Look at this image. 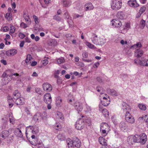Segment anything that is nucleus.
Wrapping results in <instances>:
<instances>
[{
  "instance_id": "obj_33",
  "label": "nucleus",
  "mask_w": 148,
  "mask_h": 148,
  "mask_svg": "<svg viewBox=\"0 0 148 148\" xmlns=\"http://www.w3.org/2000/svg\"><path fill=\"white\" fill-rule=\"evenodd\" d=\"M117 17L120 19H123L124 18V14L122 12H118L117 14Z\"/></svg>"
},
{
  "instance_id": "obj_38",
  "label": "nucleus",
  "mask_w": 148,
  "mask_h": 148,
  "mask_svg": "<svg viewBox=\"0 0 148 148\" xmlns=\"http://www.w3.org/2000/svg\"><path fill=\"white\" fill-rule=\"evenodd\" d=\"M57 137L58 139L61 140H64L65 139L64 136L62 134H59L57 135Z\"/></svg>"
},
{
  "instance_id": "obj_25",
  "label": "nucleus",
  "mask_w": 148,
  "mask_h": 148,
  "mask_svg": "<svg viewBox=\"0 0 148 148\" xmlns=\"http://www.w3.org/2000/svg\"><path fill=\"white\" fill-rule=\"evenodd\" d=\"M14 133L17 137L21 138L23 136L21 131L18 128L15 131Z\"/></svg>"
},
{
  "instance_id": "obj_61",
  "label": "nucleus",
  "mask_w": 148,
  "mask_h": 148,
  "mask_svg": "<svg viewBox=\"0 0 148 148\" xmlns=\"http://www.w3.org/2000/svg\"><path fill=\"white\" fill-rule=\"evenodd\" d=\"M19 36L21 38L23 39L25 37V35L24 34L20 33L19 34Z\"/></svg>"
},
{
  "instance_id": "obj_35",
  "label": "nucleus",
  "mask_w": 148,
  "mask_h": 148,
  "mask_svg": "<svg viewBox=\"0 0 148 148\" xmlns=\"http://www.w3.org/2000/svg\"><path fill=\"white\" fill-rule=\"evenodd\" d=\"M12 14L11 13H7L6 14L5 16V17L8 21H11L12 20Z\"/></svg>"
},
{
  "instance_id": "obj_2",
  "label": "nucleus",
  "mask_w": 148,
  "mask_h": 148,
  "mask_svg": "<svg viewBox=\"0 0 148 148\" xmlns=\"http://www.w3.org/2000/svg\"><path fill=\"white\" fill-rule=\"evenodd\" d=\"M36 128L33 126H29L27 127L26 128V135L27 136V135L29 134H37L39 132L38 127Z\"/></svg>"
},
{
  "instance_id": "obj_29",
  "label": "nucleus",
  "mask_w": 148,
  "mask_h": 148,
  "mask_svg": "<svg viewBox=\"0 0 148 148\" xmlns=\"http://www.w3.org/2000/svg\"><path fill=\"white\" fill-rule=\"evenodd\" d=\"M100 131H101L102 129H106L107 128L109 127V125L107 123L103 122L100 125Z\"/></svg>"
},
{
  "instance_id": "obj_10",
  "label": "nucleus",
  "mask_w": 148,
  "mask_h": 148,
  "mask_svg": "<svg viewBox=\"0 0 148 148\" xmlns=\"http://www.w3.org/2000/svg\"><path fill=\"white\" fill-rule=\"evenodd\" d=\"M17 53V51L14 49H12L7 51L5 52L6 55L8 56H13Z\"/></svg>"
},
{
  "instance_id": "obj_53",
  "label": "nucleus",
  "mask_w": 148,
  "mask_h": 148,
  "mask_svg": "<svg viewBox=\"0 0 148 148\" xmlns=\"http://www.w3.org/2000/svg\"><path fill=\"white\" fill-rule=\"evenodd\" d=\"M112 119L114 125H116L117 124V122L116 119L114 117H112Z\"/></svg>"
},
{
  "instance_id": "obj_22",
  "label": "nucleus",
  "mask_w": 148,
  "mask_h": 148,
  "mask_svg": "<svg viewBox=\"0 0 148 148\" xmlns=\"http://www.w3.org/2000/svg\"><path fill=\"white\" fill-rule=\"evenodd\" d=\"M62 5L64 7H68L70 6L71 3L70 0H62Z\"/></svg>"
},
{
  "instance_id": "obj_45",
  "label": "nucleus",
  "mask_w": 148,
  "mask_h": 148,
  "mask_svg": "<svg viewBox=\"0 0 148 148\" xmlns=\"http://www.w3.org/2000/svg\"><path fill=\"white\" fill-rule=\"evenodd\" d=\"M64 61V58H61L58 59L57 62L58 64H61V63L63 62Z\"/></svg>"
},
{
  "instance_id": "obj_30",
  "label": "nucleus",
  "mask_w": 148,
  "mask_h": 148,
  "mask_svg": "<svg viewBox=\"0 0 148 148\" xmlns=\"http://www.w3.org/2000/svg\"><path fill=\"white\" fill-rule=\"evenodd\" d=\"M32 59V58L30 54H28L26 56V59L25 60V62L27 64L31 63L30 61L31 59Z\"/></svg>"
},
{
  "instance_id": "obj_64",
  "label": "nucleus",
  "mask_w": 148,
  "mask_h": 148,
  "mask_svg": "<svg viewBox=\"0 0 148 148\" xmlns=\"http://www.w3.org/2000/svg\"><path fill=\"white\" fill-rule=\"evenodd\" d=\"M48 63V61L47 60H45L43 61L42 64L44 66L47 65Z\"/></svg>"
},
{
  "instance_id": "obj_12",
  "label": "nucleus",
  "mask_w": 148,
  "mask_h": 148,
  "mask_svg": "<svg viewBox=\"0 0 148 148\" xmlns=\"http://www.w3.org/2000/svg\"><path fill=\"white\" fill-rule=\"evenodd\" d=\"M140 142L141 144H145L147 141V136L145 133H143L140 135Z\"/></svg>"
},
{
  "instance_id": "obj_40",
  "label": "nucleus",
  "mask_w": 148,
  "mask_h": 148,
  "mask_svg": "<svg viewBox=\"0 0 148 148\" xmlns=\"http://www.w3.org/2000/svg\"><path fill=\"white\" fill-rule=\"evenodd\" d=\"M35 90L36 92L39 95H42L43 94V91L40 88H36Z\"/></svg>"
},
{
  "instance_id": "obj_15",
  "label": "nucleus",
  "mask_w": 148,
  "mask_h": 148,
  "mask_svg": "<svg viewBox=\"0 0 148 148\" xmlns=\"http://www.w3.org/2000/svg\"><path fill=\"white\" fill-rule=\"evenodd\" d=\"M74 106L75 109L77 110L78 113H79V112H81L83 109L82 104L80 103H76L74 104Z\"/></svg>"
},
{
  "instance_id": "obj_54",
  "label": "nucleus",
  "mask_w": 148,
  "mask_h": 148,
  "mask_svg": "<svg viewBox=\"0 0 148 148\" xmlns=\"http://www.w3.org/2000/svg\"><path fill=\"white\" fill-rule=\"evenodd\" d=\"M20 26L22 27L24 29L28 27V26H27V25L23 22H22L21 23Z\"/></svg>"
},
{
  "instance_id": "obj_23",
  "label": "nucleus",
  "mask_w": 148,
  "mask_h": 148,
  "mask_svg": "<svg viewBox=\"0 0 148 148\" xmlns=\"http://www.w3.org/2000/svg\"><path fill=\"white\" fill-rule=\"evenodd\" d=\"M143 51L140 49H137L135 53V56L137 58L141 57L143 54Z\"/></svg>"
},
{
  "instance_id": "obj_57",
  "label": "nucleus",
  "mask_w": 148,
  "mask_h": 148,
  "mask_svg": "<svg viewBox=\"0 0 148 148\" xmlns=\"http://www.w3.org/2000/svg\"><path fill=\"white\" fill-rule=\"evenodd\" d=\"M144 120L147 123V126L148 127V115H145Z\"/></svg>"
},
{
  "instance_id": "obj_16",
  "label": "nucleus",
  "mask_w": 148,
  "mask_h": 148,
  "mask_svg": "<svg viewBox=\"0 0 148 148\" xmlns=\"http://www.w3.org/2000/svg\"><path fill=\"white\" fill-rule=\"evenodd\" d=\"M33 119L35 121H37L39 120L42 119H43V117L42 116L41 113L38 112L34 116Z\"/></svg>"
},
{
  "instance_id": "obj_21",
  "label": "nucleus",
  "mask_w": 148,
  "mask_h": 148,
  "mask_svg": "<svg viewBox=\"0 0 148 148\" xmlns=\"http://www.w3.org/2000/svg\"><path fill=\"white\" fill-rule=\"evenodd\" d=\"M20 93L18 90L14 91L13 94V98L14 99H16L20 97Z\"/></svg>"
},
{
  "instance_id": "obj_32",
  "label": "nucleus",
  "mask_w": 148,
  "mask_h": 148,
  "mask_svg": "<svg viewBox=\"0 0 148 148\" xmlns=\"http://www.w3.org/2000/svg\"><path fill=\"white\" fill-rule=\"evenodd\" d=\"M62 102L61 98L60 97H58L56 98V104L58 106H59Z\"/></svg>"
},
{
  "instance_id": "obj_17",
  "label": "nucleus",
  "mask_w": 148,
  "mask_h": 148,
  "mask_svg": "<svg viewBox=\"0 0 148 148\" xmlns=\"http://www.w3.org/2000/svg\"><path fill=\"white\" fill-rule=\"evenodd\" d=\"M85 10L86 11L92 10L94 8L92 3H86L84 6Z\"/></svg>"
},
{
  "instance_id": "obj_42",
  "label": "nucleus",
  "mask_w": 148,
  "mask_h": 148,
  "mask_svg": "<svg viewBox=\"0 0 148 148\" xmlns=\"http://www.w3.org/2000/svg\"><path fill=\"white\" fill-rule=\"evenodd\" d=\"M93 36H94L93 39L92 40L93 42L95 44L97 43V36L95 34H93Z\"/></svg>"
},
{
  "instance_id": "obj_11",
  "label": "nucleus",
  "mask_w": 148,
  "mask_h": 148,
  "mask_svg": "<svg viewBox=\"0 0 148 148\" xmlns=\"http://www.w3.org/2000/svg\"><path fill=\"white\" fill-rule=\"evenodd\" d=\"M112 22V25L117 28L120 27L122 25L121 22L118 19H113Z\"/></svg>"
},
{
  "instance_id": "obj_55",
  "label": "nucleus",
  "mask_w": 148,
  "mask_h": 148,
  "mask_svg": "<svg viewBox=\"0 0 148 148\" xmlns=\"http://www.w3.org/2000/svg\"><path fill=\"white\" fill-rule=\"evenodd\" d=\"M10 32L12 34L14 33L15 30V27L13 26H12L10 27Z\"/></svg>"
},
{
  "instance_id": "obj_13",
  "label": "nucleus",
  "mask_w": 148,
  "mask_h": 148,
  "mask_svg": "<svg viewBox=\"0 0 148 148\" xmlns=\"http://www.w3.org/2000/svg\"><path fill=\"white\" fill-rule=\"evenodd\" d=\"M64 16L65 18L67 19V22L69 23V26L71 27L73 25V21L71 19V17L69 15L68 12H66L64 14Z\"/></svg>"
},
{
  "instance_id": "obj_7",
  "label": "nucleus",
  "mask_w": 148,
  "mask_h": 148,
  "mask_svg": "<svg viewBox=\"0 0 148 148\" xmlns=\"http://www.w3.org/2000/svg\"><path fill=\"white\" fill-rule=\"evenodd\" d=\"M123 110V112L125 114H127L128 112H130L131 111V109L129 106L125 102H123L122 104Z\"/></svg>"
},
{
  "instance_id": "obj_26",
  "label": "nucleus",
  "mask_w": 148,
  "mask_h": 148,
  "mask_svg": "<svg viewBox=\"0 0 148 148\" xmlns=\"http://www.w3.org/2000/svg\"><path fill=\"white\" fill-rule=\"evenodd\" d=\"M66 142L69 148H74V145L73 144L72 141L70 138H68L66 140Z\"/></svg>"
},
{
  "instance_id": "obj_28",
  "label": "nucleus",
  "mask_w": 148,
  "mask_h": 148,
  "mask_svg": "<svg viewBox=\"0 0 148 148\" xmlns=\"http://www.w3.org/2000/svg\"><path fill=\"white\" fill-rule=\"evenodd\" d=\"M99 141L100 143L102 145H107V143L105 141L104 138L102 137H100L99 138Z\"/></svg>"
},
{
  "instance_id": "obj_5",
  "label": "nucleus",
  "mask_w": 148,
  "mask_h": 148,
  "mask_svg": "<svg viewBox=\"0 0 148 148\" xmlns=\"http://www.w3.org/2000/svg\"><path fill=\"white\" fill-rule=\"evenodd\" d=\"M42 87L43 90L47 92H50L52 90V86L47 82L43 83L42 85Z\"/></svg>"
},
{
  "instance_id": "obj_4",
  "label": "nucleus",
  "mask_w": 148,
  "mask_h": 148,
  "mask_svg": "<svg viewBox=\"0 0 148 148\" xmlns=\"http://www.w3.org/2000/svg\"><path fill=\"white\" fill-rule=\"evenodd\" d=\"M76 128L78 130H80L83 128L84 127V122L82 119L78 120L75 124Z\"/></svg>"
},
{
  "instance_id": "obj_19",
  "label": "nucleus",
  "mask_w": 148,
  "mask_h": 148,
  "mask_svg": "<svg viewBox=\"0 0 148 148\" xmlns=\"http://www.w3.org/2000/svg\"><path fill=\"white\" fill-rule=\"evenodd\" d=\"M9 135V131L4 130L0 134V136L3 139H5Z\"/></svg>"
},
{
  "instance_id": "obj_8",
  "label": "nucleus",
  "mask_w": 148,
  "mask_h": 148,
  "mask_svg": "<svg viewBox=\"0 0 148 148\" xmlns=\"http://www.w3.org/2000/svg\"><path fill=\"white\" fill-rule=\"evenodd\" d=\"M72 141L74 147L77 148H79L80 147L81 144V141L77 137L73 138Z\"/></svg>"
},
{
  "instance_id": "obj_51",
  "label": "nucleus",
  "mask_w": 148,
  "mask_h": 148,
  "mask_svg": "<svg viewBox=\"0 0 148 148\" xmlns=\"http://www.w3.org/2000/svg\"><path fill=\"white\" fill-rule=\"evenodd\" d=\"M56 78H57V82L58 84H61L62 82V79L61 77H56Z\"/></svg>"
},
{
  "instance_id": "obj_37",
  "label": "nucleus",
  "mask_w": 148,
  "mask_h": 148,
  "mask_svg": "<svg viewBox=\"0 0 148 148\" xmlns=\"http://www.w3.org/2000/svg\"><path fill=\"white\" fill-rule=\"evenodd\" d=\"M54 128L56 130H61V126L59 123H56L54 126Z\"/></svg>"
},
{
  "instance_id": "obj_27",
  "label": "nucleus",
  "mask_w": 148,
  "mask_h": 148,
  "mask_svg": "<svg viewBox=\"0 0 148 148\" xmlns=\"http://www.w3.org/2000/svg\"><path fill=\"white\" fill-rule=\"evenodd\" d=\"M140 65L142 66H148V60H140L139 61Z\"/></svg>"
},
{
  "instance_id": "obj_31",
  "label": "nucleus",
  "mask_w": 148,
  "mask_h": 148,
  "mask_svg": "<svg viewBox=\"0 0 148 148\" xmlns=\"http://www.w3.org/2000/svg\"><path fill=\"white\" fill-rule=\"evenodd\" d=\"M133 138V140L134 143H139L140 142V136L135 135H132Z\"/></svg>"
},
{
  "instance_id": "obj_58",
  "label": "nucleus",
  "mask_w": 148,
  "mask_h": 148,
  "mask_svg": "<svg viewBox=\"0 0 148 148\" xmlns=\"http://www.w3.org/2000/svg\"><path fill=\"white\" fill-rule=\"evenodd\" d=\"M82 58H84V59H85L87 58L88 56V54L86 52H84L82 53Z\"/></svg>"
},
{
  "instance_id": "obj_44",
  "label": "nucleus",
  "mask_w": 148,
  "mask_h": 148,
  "mask_svg": "<svg viewBox=\"0 0 148 148\" xmlns=\"http://www.w3.org/2000/svg\"><path fill=\"white\" fill-rule=\"evenodd\" d=\"M60 73V71L59 70H56L55 71L54 74V77L55 78L56 77H59L58 75Z\"/></svg>"
},
{
  "instance_id": "obj_24",
  "label": "nucleus",
  "mask_w": 148,
  "mask_h": 148,
  "mask_svg": "<svg viewBox=\"0 0 148 148\" xmlns=\"http://www.w3.org/2000/svg\"><path fill=\"white\" fill-rule=\"evenodd\" d=\"M107 93L109 94H112V95L115 96H117V93L116 91L113 89L108 88L106 90Z\"/></svg>"
},
{
  "instance_id": "obj_60",
  "label": "nucleus",
  "mask_w": 148,
  "mask_h": 148,
  "mask_svg": "<svg viewBox=\"0 0 148 148\" xmlns=\"http://www.w3.org/2000/svg\"><path fill=\"white\" fill-rule=\"evenodd\" d=\"M13 75H15L16 76H18L19 75V74H18V73H12L11 74H8V76L9 77H12Z\"/></svg>"
},
{
  "instance_id": "obj_59",
  "label": "nucleus",
  "mask_w": 148,
  "mask_h": 148,
  "mask_svg": "<svg viewBox=\"0 0 148 148\" xmlns=\"http://www.w3.org/2000/svg\"><path fill=\"white\" fill-rule=\"evenodd\" d=\"M13 71V70L12 69H8L5 71V72H6L7 74H11L12 73V72Z\"/></svg>"
},
{
  "instance_id": "obj_46",
  "label": "nucleus",
  "mask_w": 148,
  "mask_h": 148,
  "mask_svg": "<svg viewBox=\"0 0 148 148\" xmlns=\"http://www.w3.org/2000/svg\"><path fill=\"white\" fill-rule=\"evenodd\" d=\"M146 10V7L145 6H143L140 8L139 12L142 14Z\"/></svg>"
},
{
  "instance_id": "obj_6",
  "label": "nucleus",
  "mask_w": 148,
  "mask_h": 148,
  "mask_svg": "<svg viewBox=\"0 0 148 148\" xmlns=\"http://www.w3.org/2000/svg\"><path fill=\"white\" fill-rule=\"evenodd\" d=\"M44 101L46 103H51L52 101L51 95L49 93H47L44 96Z\"/></svg>"
},
{
  "instance_id": "obj_49",
  "label": "nucleus",
  "mask_w": 148,
  "mask_h": 148,
  "mask_svg": "<svg viewBox=\"0 0 148 148\" xmlns=\"http://www.w3.org/2000/svg\"><path fill=\"white\" fill-rule=\"evenodd\" d=\"M133 138L132 136L129 137V139L128 140V141L129 142V143L133 144V143H134L133 141Z\"/></svg>"
},
{
  "instance_id": "obj_43",
  "label": "nucleus",
  "mask_w": 148,
  "mask_h": 148,
  "mask_svg": "<svg viewBox=\"0 0 148 148\" xmlns=\"http://www.w3.org/2000/svg\"><path fill=\"white\" fill-rule=\"evenodd\" d=\"M33 18L34 19V21L36 24H38L39 23V21L37 16L35 15H34L33 16Z\"/></svg>"
},
{
  "instance_id": "obj_14",
  "label": "nucleus",
  "mask_w": 148,
  "mask_h": 148,
  "mask_svg": "<svg viewBox=\"0 0 148 148\" xmlns=\"http://www.w3.org/2000/svg\"><path fill=\"white\" fill-rule=\"evenodd\" d=\"M127 3L130 6L134 7H137L139 4L137 3L136 0H130L128 1Z\"/></svg>"
},
{
  "instance_id": "obj_36",
  "label": "nucleus",
  "mask_w": 148,
  "mask_h": 148,
  "mask_svg": "<svg viewBox=\"0 0 148 148\" xmlns=\"http://www.w3.org/2000/svg\"><path fill=\"white\" fill-rule=\"evenodd\" d=\"M49 45L50 46H56L57 44V42L56 40L55 39H53L51 41H50L48 43Z\"/></svg>"
},
{
  "instance_id": "obj_41",
  "label": "nucleus",
  "mask_w": 148,
  "mask_h": 148,
  "mask_svg": "<svg viewBox=\"0 0 148 148\" xmlns=\"http://www.w3.org/2000/svg\"><path fill=\"white\" fill-rule=\"evenodd\" d=\"M23 16L26 22L30 21V18L28 14L25 13L23 14Z\"/></svg>"
},
{
  "instance_id": "obj_20",
  "label": "nucleus",
  "mask_w": 148,
  "mask_h": 148,
  "mask_svg": "<svg viewBox=\"0 0 148 148\" xmlns=\"http://www.w3.org/2000/svg\"><path fill=\"white\" fill-rule=\"evenodd\" d=\"M119 127L121 130L123 131L126 130L127 127L126 123L124 121H121L119 124Z\"/></svg>"
},
{
  "instance_id": "obj_52",
  "label": "nucleus",
  "mask_w": 148,
  "mask_h": 148,
  "mask_svg": "<svg viewBox=\"0 0 148 148\" xmlns=\"http://www.w3.org/2000/svg\"><path fill=\"white\" fill-rule=\"evenodd\" d=\"M96 80L99 83H101L103 82V80L100 77H97L96 78Z\"/></svg>"
},
{
  "instance_id": "obj_50",
  "label": "nucleus",
  "mask_w": 148,
  "mask_h": 148,
  "mask_svg": "<svg viewBox=\"0 0 148 148\" xmlns=\"http://www.w3.org/2000/svg\"><path fill=\"white\" fill-rule=\"evenodd\" d=\"M87 45L90 48L95 49V46L90 43L87 42Z\"/></svg>"
},
{
  "instance_id": "obj_48",
  "label": "nucleus",
  "mask_w": 148,
  "mask_h": 148,
  "mask_svg": "<svg viewBox=\"0 0 148 148\" xmlns=\"http://www.w3.org/2000/svg\"><path fill=\"white\" fill-rule=\"evenodd\" d=\"M53 19L57 21H60L61 20V18L58 15H55L54 16Z\"/></svg>"
},
{
  "instance_id": "obj_39",
  "label": "nucleus",
  "mask_w": 148,
  "mask_h": 148,
  "mask_svg": "<svg viewBox=\"0 0 148 148\" xmlns=\"http://www.w3.org/2000/svg\"><path fill=\"white\" fill-rule=\"evenodd\" d=\"M138 107L140 109L143 110H145L146 109V106L142 104H139Z\"/></svg>"
},
{
  "instance_id": "obj_9",
  "label": "nucleus",
  "mask_w": 148,
  "mask_h": 148,
  "mask_svg": "<svg viewBox=\"0 0 148 148\" xmlns=\"http://www.w3.org/2000/svg\"><path fill=\"white\" fill-rule=\"evenodd\" d=\"M106 97H103V100H101L103 106H107L110 103V99L109 96L106 95Z\"/></svg>"
},
{
  "instance_id": "obj_18",
  "label": "nucleus",
  "mask_w": 148,
  "mask_h": 148,
  "mask_svg": "<svg viewBox=\"0 0 148 148\" xmlns=\"http://www.w3.org/2000/svg\"><path fill=\"white\" fill-rule=\"evenodd\" d=\"M15 103L17 105H23L24 104V99L22 97L16 99Z\"/></svg>"
},
{
  "instance_id": "obj_56",
  "label": "nucleus",
  "mask_w": 148,
  "mask_h": 148,
  "mask_svg": "<svg viewBox=\"0 0 148 148\" xmlns=\"http://www.w3.org/2000/svg\"><path fill=\"white\" fill-rule=\"evenodd\" d=\"M6 38H5L4 40H5V44L6 45H7V39H10V35L8 34H6L5 36Z\"/></svg>"
},
{
  "instance_id": "obj_1",
  "label": "nucleus",
  "mask_w": 148,
  "mask_h": 148,
  "mask_svg": "<svg viewBox=\"0 0 148 148\" xmlns=\"http://www.w3.org/2000/svg\"><path fill=\"white\" fill-rule=\"evenodd\" d=\"M122 3L121 0H111L110 3L111 8L114 10H118L121 8Z\"/></svg>"
},
{
  "instance_id": "obj_34",
  "label": "nucleus",
  "mask_w": 148,
  "mask_h": 148,
  "mask_svg": "<svg viewBox=\"0 0 148 148\" xmlns=\"http://www.w3.org/2000/svg\"><path fill=\"white\" fill-rule=\"evenodd\" d=\"M102 113L105 117H107L109 116V112L106 109H103L102 110Z\"/></svg>"
},
{
  "instance_id": "obj_3",
  "label": "nucleus",
  "mask_w": 148,
  "mask_h": 148,
  "mask_svg": "<svg viewBox=\"0 0 148 148\" xmlns=\"http://www.w3.org/2000/svg\"><path fill=\"white\" fill-rule=\"evenodd\" d=\"M125 119L128 123L133 124L135 122L134 118L130 112H128L127 114H125Z\"/></svg>"
},
{
  "instance_id": "obj_63",
  "label": "nucleus",
  "mask_w": 148,
  "mask_h": 148,
  "mask_svg": "<svg viewBox=\"0 0 148 148\" xmlns=\"http://www.w3.org/2000/svg\"><path fill=\"white\" fill-rule=\"evenodd\" d=\"M9 30V28L7 26H5L3 28V31L5 32L8 31Z\"/></svg>"
},
{
  "instance_id": "obj_62",
  "label": "nucleus",
  "mask_w": 148,
  "mask_h": 148,
  "mask_svg": "<svg viewBox=\"0 0 148 148\" xmlns=\"http://www.w3.org/2000/svg\"><path fill=\"white\" fill-rule=\"evenodd\" d=\"M8 75L7 74L6 72H5V71L1 75V77L3 78L7 77L8 76Z\"/></svg>"
},
{
  "instance_id": "obj_47",
  "label": "nucleus",
  "mask_w": 148,
  "mask_h": 148,
  "mask_svg": "<svg viewBox=\"0 0 148 148\" xmlns=\"http://www.w3.org/2000/svg\"><path fill=\"white\" fill-rule=\"evenodd\" d=\"M140 25L142 26L143 28H144L145 25V21L143 19H142L140 21Z\"/></svg>"
}]
</instances>
